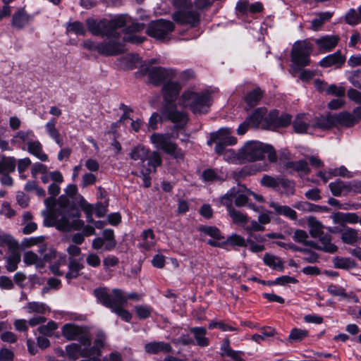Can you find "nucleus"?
<instances>
[{"label":"nucleus","mask_w":361,"mask_h":361,"mask_svg":"<svg viewBox=\"0 0 361 361\" xmlns=\"http://www.w3.org/2000/svg\"><path fill=\"white\" fill-rule=\"evenodd\" d=\"M86 25L92 35L106 37V41L120 39L126 45V42L140 44L145 39L137 33L143 30L144 25L134 23L131 17L126 14L109 16L99 21L87 18Z\"/></svg>","instance_id":"obj_1"},{"label":"nucleus","mask_w":361,"mask_h":361,"mask_svg":"<svg viewBox=\"0 0 361 361\" xmlns=\"http://www.w3.org/2000/svg\"><path fill=\"white\" fill-rule=\"evenodd\" d=\"M53 202L52 198L45 200L47 209L42 212L44 224L48 227H56L62 231L80 230L83 221L80 219L79 211L71 206L66 197H61L52 209H49Z\"/></svg>","instance_id":"obj_2"},{"label":"nucleus","mask_w":361,"mask_h":361,"mask_svg":"<svg viewBox=\"0 0 361 361\" xmlns=\"http://www.w3.org/2000/svg\"><path fill=\"white\" fill-rule=\"evenodd\" d=\"M180 89V83L174 81L166 82L162 88L165 102L162 109V115L179 128L183 127L188 121L186 112L178 111L175 104Z\"/></svg>","instance_id":"obj_3"},{"label":"nucleus","mask_w":361,"mask_h":361,"mask_svg":"<svg viewBox=\"0 0 361 361\" xmlns=\"http://www.w3.org/2000/svg\"><path fill=\"white\" fill-rule=\"evenodd\" d=\"M213 92L194 89L185 90L178 99L180 106L189 108L194 114H204L208 111L212 100Z\"/></svg>","instance_id":"obj_4"},{"label":"nucleus","mask_w":361,"mask_h":361,"mask_svg":"<svg viewBox=\"0 0 361 361\" xmlns=\"http://www.w3.org/2000/svg\"><path fill=\"white\" fill-rule=\"evenodd\" d=\"M240 149L243 163L262 160L264 158L265 154H267L270 162H275L277 159L273 147L259 141H247Z\"/></svg>","instance_id":"obj_5"},{"label":"nucleus","mask_w":361,"mask_h":361,"mask_svg":"<svg viewBox=\"0 0 361 361\" xmlns=\"http://www.w3.org/2000/svg\"><path fill=\"white\" fill-rule=\"evenodd\" d=\"M176 8L172 18L178 24L196 26L200 22V15L192 10L191 0H171Z\"/></svg>","instance_id":"obj_6"},{"label":"nucleus","mask_w":361,"mask_h":361,"mask_svg":"<svg viewBox=\"0 0 361 361\" xmlns=\"http://www.w3.org/2000/svg\"><path fill=\"white\" fill-rule=\"evenodd\" d=\"M94 295L97 300L106 307L111 310L112 312L118 315L125 322H130L132 314L123 308L126 305L116 302V299L110 296L106 288H99L94 290Z\"/></svg>","instance_id":"obj_7"},{"label":"nucleus","mask_w":361,"mask_h":361,"mask_svg":"<svg viewBox=\"0 0 361 361\" xmlns=\"http://www.w3.org/2000/svg\"><path fill=\"white\" fill-rule=\"evenodd\" d=\"M82 47L90 51H94L104 56L117 55L126 50L125 44L119 39L105 41L102 43L95 42L90 39L83 42Z\"/></svg>","instance_id":"obj_8"},{"label":"nucleus","mask_w":361,"mask_h":361,"mask_svg":"<svg viewBox=\"0 0 361 361\" xmlns=\"http://www.w3.org/2000/svg\"><path fill=\"white\" fill-rule=\"evenodd\" d=\"M157 61L152 59L142 66V71L148 75L151 83L159 85L164 81L171 80L176 77V72L172 69H167L160 66H153Z\"/></svg>","instance_id":"obj_9"},{"label":"nucleus","mask_w":361,"mask_h":361,"mask_svg":"<svg viewBox=\"0 0 361 361\" xmlns=\"http://www.w3.org/2000/svg\"><path fill=\"white\" fill-rule=\"evenodd\" d=\"M150 141L157 149L163 150L175 159L183 158V151L171 140L169 134L153 133L150 137Z\"/></svg>","instance_id":"obj_10"},{"label":"nucleus","mask_w":361,"mask_h":361,"mask_svg":"<svg viewBox=\"0 0 361 361\" xmlns=\"http://www.w3.org/2000/svg\"><path fill=\"white\" fill-rule=\"evenodd\" d=\"M312 44L306 40L296 42L291 51L292 62L295 66L303 67L310 62V54L312 51Z\"/></svg>","instance_id":"obj_11"},{"label":"nucleus","mask_w":361,"mask_h":361,"mask_svg":"<svg viewBox=\"0 0 361 361\" xmlns=\"http://www.w3.org/2000/svg\"><path fill=\"white\" fill-rule=\"evenodd\" d=\"M174 24L169 21L160 19L149 23L147 34L161 41H166L170 39L171 33L174 30Z\"/></svg>","instance_id":"obj_12"},{"label":"nucleus","mask_w":361,"mask_h":361,"mask_svg":"<svg viewBox=\"0 0 361 361\" xmlns=\"http://www.w3.org/2000/svg\"><path fill=\"white\" fill-rule=\"evenodd\" d=\"M62 334L68 341L78 340L83 346L91 343L89 332L85 328L73 324H66L62 328Z\"/></svg>","instance_id":"obj_13"},{"label":"nucleus","mask_w":361,"mask_h":361,"mask_svg":"<svg viewBox=\"0 0 361 361\" xmlns=\"http://www.w3.org/2000/svg\"><path fill=\"white\" fill-rule=\"evenodd\" d=\"M161 164V158L157 152H153L147 159V166L143 164L140 169V174L142 176L144 186L148 188L151 185L150 173L156 171V168Z\"/></svg>","instance_id":"obj_14"},{"label":"nucleus","mask_w":361,"mask_h":361,"mask_svg":"<svg viewBox=\"0 0 361 361\" xmlns=\"http://www.w3.org/2000/svg\"><path fill=\"white\" fill-rule=\"evenodd\" d=\"M263 7L261 3L250 4L247 0H240L236 4V14L242 20L246 21L245 18L250 14L260 12Z\"/></svg>","instance_id":"obj_15"},{"label":"nucleus","mask_w":361,"mask_h":361,"mask_svg":"<svg viewBox=\"0 0 361 361\" xmlns=\"http://www.w3.org/2000/svg\"><path fill=\"white\" fill-rule=\"evenodd\" d=\"M291 123V116L288 114L279 115V111L273 110L269 114V120L266 121V127L269 130L286 127Z\"/></svg>","instance_id":"obj_16"},{"label":"nucleus","mask_w":361,"mask_h":361,"mask_svg":"<svg viewBox=\"0 0 361 361\" xmlns=\"http://www.w3.org/2000/svg\"><path fill=\"white\" fill-rule=\"evenodd\" d=\"M214 151L216 154L223 156V159L230 164H243L240 149L238 152L232 149H226L224 145H216Z\"/></svg>","instance_id":"obj_17"},{"label":"nucleus","mask_w":361,"mask_h":361,"mask_svg":"<svg viewBox=\"0 0 361 361\" xmlns=\"http://www.w3.org/2000/svg\"><path fill=\"white\" fill-rule=\"evenodd\" d=\"M105 341V334L102 332H99L97 334L93 345L90 346V344L86 345L90 359L92 361H102L99 357L102 354V349L104 346Z\"/></svg>","instance_id":"obj_18"},{"label":"nucleus","mask_w":361,"mask_h":361,"mask_svg":"<svg viewBox=\"0 0 361 361\" xmlns=\"http://www.w3.org/2000/svg\"><path fill=\"white\" fill-rule=\"evenodd\" d=\"M331 218L335 224L344 226L346 224H355L358 223V216L353 212H335L331 216Z\"/></svg>","instance_id":"obj_19"},{"label":"nucleus","mask_w":361,"mask_h":361,"mask_svg":"<svg viewBox=\"0 0 361 361\" xmlns=\"http://www.w3.org/2000/svg\"><path fill=\"white\" fill-rule=\"evenodd\" d=\"M66 353L68 357L76 360L80 357H89L87 347L80 343H73L66 346Z\"/></svg>","instance_id":"obj_20"},{"label":"nucleus","mask_w":361,"mask_h":361,"mask_svg":"<svg viewBox=\"0 0 361 361\" xmlns=\"http://www.w3.org/2000/svg\"><path fill=\"white\" fill-rule=\"evenodd\" d=\"M269 120V114L267 115V110L264 108H259L247 118V121L251 126L258 127L261 126L262 128H267L266 121Z\"/></svg>","instance_id":"obj_21"},{"label":"nucleus","mask_w":361,"mask_h":361,"mask_svg":"<svg viewBox=\"0 0 361 361\" xmlns=\"http://www.w3.org/2000/svg\"><path fill=\"white\" fill-rule=\"evenodd\" d=\"M296 133H313L312 125L309 124L308 118L303 114H299L293 123Z\"/></svg>","instance_id":"obj_22"},{"label":"nucleus","mask_w":361,"mask_h":361,"mask_svg":"<svg viewBox=\"0 0 361 361\" xmlns=\"http://www.w3.org/2000/svg\"><path fill=\"white\" fill-rule=\"evenodd\" d=\"M232 188L235 190V193L233 195L235 198V205L238 207L245 206L248 202L252 191L243 185H238Z\"/></svg>","instance_id":"obj_23"},{"label":"nucleus","mask_w":361,"mask_h":361,"mask_svg":"<svg viewBox=\"0 0 361 361\" xmlns=\"http://www.w3.org/2000/svg\"><path fill=\"white\" fill-rule=\"evenodd\" d=\"M319 49L325 52L333 49L338 44V37L336 35H326L314 40Z\"/></svg>","instance_id":"obj_24"},{"label":"nucleus","mask_w":361,"mask_h":361,"mask_svg":"<svg viewBox=\"0 0 361 361\" xmlns=\"http://www.w3.org/2000/svg\"><path fill=\"white\" fill-rule=\"evenodd\" d=\"M345 61V57L341 54L340 51L329 54L323 58L319 62L322 67H330L335 66L336 68H341Z\"/></svg>","instance_id":"obj_25"},{"label":"nucleus","mask_w":361,"mask_h":361,"mask_svg":"<svg viewBox=\"0 0 361 361\" xmlns=\"http://www.w3.org/2000/svg\"><path fill=\"white\" fill-rule=\"evenodd\" d=\"M341 238L345 244L354 245L359 239V231L350 227L344 226L339 231Z\"/></svg>","instance_id":"obj_26"},{"label":"nucleus","mask_w":361,"mask_h":361,"mask_svg":"<svg viewBox=\"0 0 361 361\" xmlns=\"http://www.w3.org/2000/svg\"><path fill=\"white\" fill-rule=\"evenodd\" d=\"M333 116L335 126L351 127L356 123L355 117L350 112L343 111Z\"/></svg>","instance_id":"obj_27"},{"label":"nucleus","mask_w":361,"mask_h":361,"mask_svg":"<svg viewBox=\"0 0 361 361\" xmlns=\"http://www.w3.org/2000/svg\"><path fill=\"white\" fill-rule=\"evenodd\" d=\"M145 350L147 353L151 354L166 353L172 351V347L170 344L163 341L152 342L145 345Z\"/></svg>","instance_id":"obj_28"},{"label":"nucleus","mask_w":361,"mask_h":361,"mask_svg":"<svg viewBox=\"0 0 361 361\" xmlns=\"http://www.w3.org/2000/svg\"><path fill=\"white\" fill-rule=\"evenodd\" d=\"M27 151L42 161L48 160L47 155L42 150V145L38 140L28 141Z\"/></svg>","instance_id":"obj_29"},{"label":"nucleus","mask_w":361,"mask_h":361,"mask_svg":"<svg viewBox=\"0 0 361 361\" xmlns=\"http://www.w3.org/2000/svg\"><path fill=\"white\" fill-rule=\"evenodd\" d=\"M30 16L23 9H18L12 18V25L18 29L25 27L30 21Z\"/></svg>","instance_id":"obj_30"},{"label":"nucleus","mask_w":361,"mask_h":361,"mask_svg":"<svg viewBox=\"0 0 361 361\" xmlns=\"http://www.w3.org/2000/svg\"><path fill=\"white\" fill-rule=\"evenodd\" d=\"M335 126V121L333 115H326L319 117L312 125L313 131L316 128L322 130L330 129Z\"/></svg>","instance_id":"obj_31"},{"label":"nucleus","mask_w":361,"mask_h":361,"mask_svg":"<svg viewBox=\"0 0 361 361\" xmlns=\"http://www.w3.org/2000/svg\"><path fill=\"white\" fill-rule=\"evenodd\" d=\"M47 260V255H44L42 259L32 251L25 252L23 256V262L25 264L27 265L35 264L37 267H42L44 266V261Z\"/></svg>","instance_id":"obj_32"},{"label":"nucleus","mask_w":361,"mask_h":361,"mask_svg":"<svg viewBox=\"0 0 361 361\" xmlns=\"http://www.w3.org/2000/svg\"><path fill=\"white\" fill-rule=\"evenodd\" d=\"M329 187L334 196L340 197L348 193V182L336 180L330 183Z\"/></svg>","instance_id":"obj_33"},{"label":"nucleus","mask_w":361,"mask_h":361,"mask_svg":"<svg viewBox=\"0 0 361 361\" xmlns=\"http://www.w3.org/2000/svg\"><path fill=\"white\" fill-rule=\"evenodd\" d=\"M110 296L116 299V302L126 304L128 300H138L139 295L135 293L126 294L120 289H114Z\"/></svg>","instance_id":"obj_34"},{"label":"nucleus","mask_w":361,"mask_h":361,"mask_svg":"<svg viewBox=\"0 0 361 361\" xmlns=\"http://www.w3.org/2000/svg\"><path fill=\"white\" fill-rule=\"evenodd\" d=\"M232 133L231 129L229 128H221L218 131L212 133L210 135V139L207 141L209 145L212 143L216 145H222V141L225 137H228Z\"/></svg>","instance_id":"obj_35"},{"label":"nucleus","mask_w":361,"mask_h":361,"mask_svg":"<svg viewBox=\"0 0 361 361\" xmlns=\"http://www.w3.org/2000/svg\"><path fill=\"white\" fill-rule=\"evenodd\" d=\"M140 246L145 250H150L156 243L154 233L152 229H147L142 232Z\"/></svg>","instance_id":"obj_36"},{"label":"nucleus","mask_w":361,"mask_h":361,"mask_svg":"<svg viewBox=\"0 0 361 361\" xmlns=\"http://www.w3.org/2000/svg\"><path fill=\"white\" fill-rule=\"evenodd\" d=\"M45 129L48 135L58 144L62 146L63 140L61 137L59 131L56 128V120L50 119L45 125Z\"/></svg>","instance_id":"obj_37"},{"label":"nucleus","mask_w":361,"mask_h":361,"mask_svg":"<svg viewBox=\"0 0 361 361\" xmlns=\"http://www.w3.org/2000/svg\"><path fill=\"white\" fill-rule=\"evenodd\" d=\"M307 223L312 237H320L323 234L322 229L324 226L314 216H309Z\"/></svg>","instance_id":"obj_38"},{"label":"nucleus","mask_w":361,"mask_h":361,"mask_svg":"<svg viewBox=\"0 0 361 361\" xmlns=\"http://www.w3.org/2000/svg\"><path fill=\"white\" fill-rule=\"evenodd\" d=\"M331 16V13L329 12L320 13L310 21V28L314 31L320 30L324 23L329 20Z\"/></svg>","instance_id":"obj_39"},{"label":"nucleus","mask_w":361,"mask_h":361,"mask_svg":"<svg viewBox=\"0 0 361 361\" xmlns=\"http://www.w3.org/2000/svg\"><path fill=\"white\" fill-rule=\"evenodd\" d=\"M269 206L272 207L276 214L283 215L292 220L297 219V214L295 210L285 205H280L275 202H270Z\"/></svg>","instance_id":"obj_40"},{"label":"nucleus","mask_w":361,"mask_h":361,"mask_svg":"<svg viewBox=\"0 0 361 361\" xmlns=\"http://www.w3.org/2000/svg\"><path fill=\"white\" fill-rule=\"evenodd\" d=\"M25 308L30 314H44L50 312V308L46 304L38 302H28Z\"/></svg>","instance_id":"obj_41"},{"label":"nucleus","mask_w":361,"mask_h":361,"mask_svg":"<svg viewBox=\"0 0 361 361\" xmlns=\"http://www.w3.org/2000/svg\"><path fill=\"white\" fill-rule=\"evenodd\" d=\"M149 156V150L142 145L134 147L130 153V158L134 161H140L145 163Z\"/></svg>","instance_id":"obj_42"},{"label":"nucleus","mask_w":361,"mask_h":361,"mask_svg":"<svg viewBox=\"0 0 361 361\" xmlns=\"http://www.w3.org/2000/svg\"><path fill=\"white\" fill-rule=\"evenodd\" d=\"M319 239L320 245L319 249L329 253H334L337 250V247L331 242V235L328 234H322L320 237H317Z\"/></svg>","instance_id":"obj_43"},{"label":"nucleus","mask_w":361,"mask_h":361,"mask_svg":"<svg viewBox=\"0 0 361 361\" xmlns=\"http://www.w3.org/2000/svg\"><path fill=\"white\" fill-rule=\"evenodd\" d=\"M82 258L79 259H71L69 260V271L66 274V278L70 279L75 278L79 275V272L83 267L81 264Z\"/></svg>","instance_id":"obj_44"},{"label":"nucleus","mask_w":361,"mask_h":361,"mask_svg":"<svg viewBox=\"0 0 361 361\" xmlns=\"http://www.w3.org/2000/svg\"><path fill=\"white\" fill-rule=\"evenodd\" d=\"M260 332V334H256L252 336V339L258 343L270 337H273L276 334V330L269 326L262 327Z\"/></svg>","instance_id":"obj_45"},{"label":"nucleus","mask_w":361,"mask_h":361,"mask_svg":"<svg viewBox=\"0 0 361 361\" xmlns=\"http://www.w3.org/2000/svg\"><path fill=\"white\" fill-rule=\"evenodd\" d=\"M192 333L193 334L197 343L200 346H207L209 345V340L205 336L206 334V329L203 327H195L191 329Z\"/></svg>","instance_id":"obj_46"},{"label":"nucleus","mask_w":361,"mask_h":361,"mask_svg":"<svg viewBox=\"0 0 361 361\" xmlns=\"http://www.w3.org/2000/svg\"><path fill=\"white\" fill-rule=\"evenodd\" d=\"M228 212L234 224L242 226L245 228V224L248 222V217L245 214L238 211L234 208L230 209Z\"/></svg>","instance_id":"obj_47"},{"label":"nucleus","mask_w":361,"mask_h":361,"mask_svg":"<svg viewBox=\"0 0 361 361\" xmlns=\"http://www.w3.org/2000/svg\"><path fill=\"white\" fill-rule=\"evenodd\" d=\"M279 192L286 196H290L295 192V183L288 179L281 177L279 184Z\"/></svg>","instance_id":"obj_48"},{"label":"nucleus","mask_w":361,"mask_h":361,"mask_svg":"<svg viewBox=\"0 0 361 361\" xmlns=\"http://www.w3.org/2000/svg\"><path fill=\"white\" fill-rule=\"evenodd\" d=\"M266 170L267 166L265 165L261 166L259 164H252L250 166H245L241 169L238 176L243 178L247 176L254 175L259 171Z\"/></svg>","instance_id":"obj_49"},{"label":"nucleus","mask_w":361,"mask_h":361,"mask_svg":"<svg viewBox=\"0 0 361 361\" xmlns=\"http://www.w3.org/2000/svg\"><path fill=\"white\" fill-rule=\"evenodd\" d=\"M345 20L347 23L355 25L361 23V5L358 7L357 11L352 8L345 15Z\"/></svg>","instance_id":"obj_50"},{"label":"nucleus","mask_w":361,"mask_h":361,"mask_svg":"<svg viewBox=\"0 0 361 361\" xmlns=\"http://www.w3.org/2000/svg\"><path fill=\"white\" fill-rule=\"evenodd\" d=\"M264 263L274 269L282 270L283 265L281 259L274 255L265 254L264 257Z\"/></svg>","instance_id":"obj_51"},{"label":"nucleus","mask_w":361,"mask_h":361,"mask_svg":"<svg viewBox=\"0 0 361 361\" xmlns=\"http://www.w3.org/2000/svg\"><path fill=\"white\" fill-rule=\"evenodd\" d=\"M280 178L281 177L279 176L273 177L269 175H264L262 178L260 183L264 187L271 188L276 190H279Z\"/></svg>","instance_id":"obj_52"},{"label":"nucleus","mask_w":361,"mask_h":361,"mask_svg":"<svg viewBox=\"0 0 361 361\" xmlns=\"http://www.w3.org/2000/svg\"><path fill=\"white\" fill-rule=\"evenodd\" d=\"M66 32H73L77 35H85L86 30L84 25L80 21L69 22L66 25Z\"/></svg>","instance_id":"obj_53"},{"label":"nucleus","mask_w":361,"mask_h":361,"mask_svg":"<svg viewBox=\"0 0 361 361\" xmlns=\"http://www.w3.org/2000/svg\"><path fill=\"white\" fill-rule=\"evenodd\" d=\"M308 336V331L305 329L294 328L291 330L288 341L300 342Z\"/></svg>","instance_id":"obj_54"},{"label":"nucleus","mask_w":361,"mask_h":361,"mask_svg":"<svg viewBox=\"0 0 361 361\" xmlns=\"http://www.w3.org/2000/svg\"><path fill=\"white\" fill-rule=\"evenodd\" d=\"M225 177L224 174H219L218 172L214 169H207L202 173V178L205 181L223 180Z\"/></svg>","instance_id":"obj_55"},{"label":"nucleus","mask_w":361,"mask_h":361,"mask_svg":"<svg viewBox=\"0 0 361 361\" xmlns=\"http://www.w3.org/2000/svg\"><path fill=\"white\" fill-rule=\"evenodd\" d=\"M20 261V256L17 252L12 253L6 259V269L8 271H14L18 268V264Z\"/></svg>","instance_id":"obj_56"},{"label":"nucleus","mask_w":361,"mask_h":361,"mask_svg":"<svg viewBox=\"0 0 361 361\" xmlns=\"http://www.w3.org/2000/svg\"><path fill=\"white\" fill-rule=\"evenodd\" d=\"M290 167L298 171L300 176L307 175L310 172L307 162L305 160L290 163Z\"/></svg>","instance_id":"obj_57"},{"label":"nucleus","mask_w":361,"mask_h":361,"mask_svg":"<svg viewBox=\"0 0 361 361\" xmlns=\"http://www.w3.org/2000/svg\"><path fill=\"white\" fill-rule=\"evenodd\" d=\"M204 233L210 235L214 238V240H209V243L212 245H216V243L215 240L219 239L221 238V234L219 230L216 227L212 226H205L201 229Z\"/></svg>","instance_id":"obj_58"},{"label":"nucleus","mask_w":361,"mask_h":361,"mask_svg":"<svg viewBox=\"0 0 361 361\" xmlns=\"http://www.w3.org/2000/svg\"><path fill=\"white\" fill-rule=\"evenodd\" d=\"M234 193L235 190L231 188L221 198V203L226 207L228 212L233 209V200L235 201V198L233 194Z\"/></svg>","instance_id":"obj_59"},{"label":"nucleus","mask_w":361,"mask_h":361,"mask_svg":"<svg viewBox=\"0 0 361 361\" xmlns=\"http://www.w3.org/2000/svg\"><path fill=\"white\" fill-rule=\"evenodd\" d=\"M330 173H331L334 177L342 176L348 178H353L355 176L354 173L349 171L344 166H341L336 169H330Z\"/></svg>","instance_id":"obj_60"},{"label":"nucleus","mask_w":361,"mask_h":361,"mask_svg":"<svg viewBox=\"0 0 361 361\" xmlns=\"http://www.w3.org/2000/svg\"><path fill=\"white\" fill-rule=\"evenodd\" d=\"M262 97L260 90H254L250 92L245 97L246 102L249 106H255L257 104Z\"/></svg>","instance_id":"obj_61"},{"label":"nucleus","mask_w":361,"mask_h":361,"mask_svg":"<svg viewBox=\"0 0 361 361\" xmlns=\"http://www.w3.org/2000/svg\"><path fill=\"white\" fill-rule=\"evenodd\" d=\"M137 316L140 319H144L151 316L152 309L147 305H137L135 308Z\"/></svg>","instance_id":"obj_62"},{"label":"nucleus","mask_w":361,"mask_h":361,"mask_svg":"<svg viewBox=\"0 0 361 361\" xmlns=\"http://www.w3.org/2000/svg\"><path fill=\"white\" fill-rule=\"evenodd\" d=\"M57 329V324L54 322H49L46 325H42L38 328L39 333L44 336H50L54 330Z\"/></svg>","instance_id":"obj_63"},{"label":"nucleus","mask_w":361,"mask_h":361,"mask_svg":"<svg viewBox=\"0 0 361 361\" xmlns=\"http://www.w3.org/2000/svg\"><path fill=\"white\" fill-rule=\"evenodd\" d=\"M227 242L229 245L233 246H246V240L245 238L238 234H232L230 235L227 239Z\"/></svg>","instance_id":"obj_64"}]
</instances>
